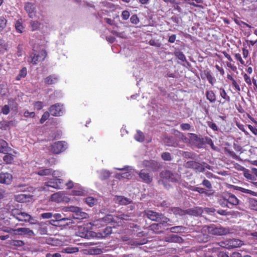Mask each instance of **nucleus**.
<instances>
[{
    "label": "nucleus",
    "instance_id": "0eeeda50",
    "mask_svg": "<svg viewBox=\"0 0 257 257\" xmlns=\"http://www.w3.org/2000/svg\"><path fill=\"white\" fill-rule=\"evenodd\" d=\"M223 198L227 201L228 208H232L239 204L240 201L234 194L230 192H223Z\"/></svg>",
    "mask_w": 257,
    "mask_h": 257
},
{
    "label": "nucleus",
    "instance_id": "412c9836",
    "mask_svg": "<svg viewBox=\"0 0 257 257\" xmlns=\"http://www.w3.org/2000/svg\"><path fill=\"white\" fill-rule=\"evenodd\" d=\"M5 231L7 232L14 231L15 234H28L29 235H31L34 233L32 230L27 228H19L17 229L8 228L7 230H6Z\"/></svg>",
    "mask_w": 257,
    "mask_h": 257
},
{
    "label": "nucleus",
    "instance_id": "39448f33",
    "mask_svg": "<svg viewBox=\"0 0 257 257\" xmlns=\"http://www.w3.org/2000/svg\"><path fill=\"white\" fill-rule=\"evenodd\" d=\"M144 214L148 218L152 220L162 223H167L169 219L165 217L163 214L157 213L152 210H145Z\"/></svg>",
    "mask_w": 257,
    "mask_h": 257
},
{
    "label": "nucleus",
    "instance_id": "3c124183",
    "mask_svg": "<svg viewBox=\"0 0 257 257\" xmlns=\"http://www.w3.org/2000/svg\"><path fill=\"white\" fill-rule=\"evenodd\" d=\"M219 203L221 205L222 207L225 208V207H227L228 208V204L227 203V201L223 198V193H222V195L220 199H219Z\"/></svg>",
    "mask_w": 257,
    "mask_h": 257
},
{
    "label": "nucleus",
    "instance_id": "a878e982",
    "mask_svg": "<svg viewBox=\"0 0 257 257\" xmlns=\"http://www.w3.org/2000/svg\"><path fill=\"white\" fill-rule=\"evenodd\" d=\"M71 194L74 196H83L85 194V191L79 184H75Z\"/></svg>",
    "mask_w": 257,
    "mask_h": 257
},
{
    "label": "nucleus",
    "instance_id": "c85d7f7f",
    "mask_svg": "<svg viewBox=\"0 0 257 257\" xmlns=\"http://www.w3.org/2000/svg\"><path fill=\"white\" fill-rule=\"evenodd\" d=\"M231 187L237 191L242 192L243 193H247L252 196H257V192L250 190V189H245L242 187H238L236 185H231Z\"/></svg>",
    "mask_w": 257,
    "mask_h": 257
},
{
    "label": "nucleus",
    "instance_id": "de8ad7c7",
    "mask_svg": "<svg viewBox=\"0 0 257 257\" xmlns=\"http://www.w3.org/2000/svg\"><path fill=\"white\" fill-rule=\"evenodd\" d=\"M244 176L245 178L249 179L250 180H255L254 176L251 174L250 171L248 170H245L243 173Z\"/></svg>",
    "mask_w": 257,
    "mask_h": 257
},
{
    "label": "nucleus",
    "instance_id": "b1692460",
    "mask_svg": "<svg viewBox=\"0 0 257 257\" xmlns=\"http://www.w3.org/2000/svg\"><path fill=\"white\" fill-rule=\"evenodd\" d=\"M160 176L161 178L168 180L171 182L176 181L175 175L173 174L169 171L166 170L162 172L160 174Z\"/></svg>",
    "mask_w": 257,
    "mask_h": 257
},
{
    "label": "nucleus",
    "instance_id": "0e129e2a",
    "mask_svg": "<svg viewBox=\"0 0 257 257\" xmlns=\"http://www.w3.org/2000/svg\"><path fill=\"white\" fill-rule=\"evenodd\" d=\"M182 155L183 157L186 158H193V154L189 153V152H183Z\"/></svg>",
    "mask_w": 257,
    "mask_h": 257
},
{
    "label": "nucleus",
    "instance_id": "aec40b11",
    "mask_svg": "<svg viewBox=\"0 0 257 257\" xmlns=\"http://www.w3.org/2000/svg\"><path fill=\"white\" fill-rule=\"evenodd\" d=\"M201 77L202 79H207L211 85H214L216 82V79L212 75L210 70H205L201 75Z\"/></svg>",
    "mask_w": 257,
    "mask_h": 257
},
{
    "label": "nucleus",
    "instance_id": "49530a36",
    "mask_svg": "<svg viewBox=\"0 0 257 257\" xmlns=\"http://www.w3.org/2000/svg\"><path fill=\"white\" fill-rule=\"evenodd\" d=\"M52 175V177L53 178H58L59 177H60L64 175V172L62 171H59V170H56V171H53L52 170V173L51 174Z\"/></svg>",
    "mask_w": 257,
    "mask_h": 257
},
{
    "label": "nucleus",
    "instance_id": "ddd939ff",
    "mask_svg": "<svg viewBox=\"0 0 257 257\" xmlns=\"http://www.w3.org/2000/svg\"><path fill=\"white\" fill-rule=\"evenodd\" d=\"M67 148L66 142L60 141L54 143L51 147V151L55 154H59L65 151Z\"/></svg>",
    "mask_w": 257,
    "mask_h": 257
},
{
    "label": "nucleus",
    "instance_id": "bb28decb",
    "mask_svg": "<svg viewBox=\"0 0 257 257\" xmlns=\"http://www.w3.org/2000/svg\"><path fill=\"white\" fill-rule=\"evenodd\" d=\"M205 96L206 97V99L210 103H212L215 102V101L216 100V95L213 90H206L205 92Z\"/></svg>",
    "mask_w": 257,
    "mask_h": 257
},
{
    "label": "nucleus",
    "instance_id": "5701e85b",
    "mask_svg": "<svg viewBox=\"0 0 257 257\" xmlns=\"http://www.w3.org/2000/svg\"><path fill=\"white\" fill-rule=\"evenodd\" d=\"M15 199L17 202H27L32 199V196L29 194H20L15 195Z\"/></svg>",
    "mask_w": 257,
    "mask_h": 257
},
{
    "label": "nucleus",
    "instance_id": "dca6fc26",
    "mask_svg": "<svg viewBox=\"0 0 257 257\" xmlns=\"http://www.w3.org/2000/svg\"><path fill=\"white\" fill-rule=\"evenodd\" d=\"M13 180V176L9 173H0V183L9 185Z\"/></svg>",
    "mask_w": 257,
    "mask_h": 257
},
{
    "label": "nucleus",
    "instance_id": "f257e3e1",
    "mask_svg": "<svg viewBox=\"0 0 257 257\" xmlns=\"http://www.w3.org/2000/svg\"><path fill=\"white\" fill-rule=\"evenodd\" d=\"M113 219V216L111 215H107L105 217L94 220L92 222H89L86 224L85 228L87 229L86 232H82L80 235V237L83 238H88L90 234V230L93 229L94 227L100 228L106 225L107 223H110Z\"/></svg>",
    "mask_w": 257,
    "mask_h": 257
},
{
    "label": "nucleus",
    "instance_id": "1a4fd4ad",
    "mask_svg": "<svg viewBox=\"0 0 257 257\" xmlns=\"http://www.w3.org/2000/svg\"><path fill=\"white\" fill-rule=\"evenodd\" d=\"M190 136V144L195 146L196 148H201L205 145V137H199L195 134H188Z\"/></svg>",
    "mask_w": 257,
    "mask_h": 257
},
{
    "label": "nucleus",
    "instance_id": "338daca9",
    "mask_svg": "<svg viewBox=\"0 0 257 257\" xmlns=\"http://www.w3.org/2000/svg\"><path fill=\"white\" fill-rule=\"evenodd\" d=\"M24 115L26 117H34L35 115V113L34 112H29L28 110H26L24 112Z\"/></svg>",
    "mask_w": 257,
    "mask_h": 257
},
{
    "label": "nucleus",
    "instance_id": "423d86ee",
    "mask_svg": "<svg viewBox=\"0 0 257 257\" xmlns=\"http://www.w3.org/2000/svg\"><path fill=\"white\" fill-rule=\"evenodd\" d=\"M64 185V181L62 179L56 178L49 179L47 182H45L44 190H46V187H51L56 189H61Z\"/></svg>",
    "mask_w": 257,
    "mask_h": 257
},
{
    "label": "nucleus",
    "instance_id": "a211bd4d",
    "mask_svg": "<svg viewBox=\"0 0 257 257\" xmlns=\"http://www.w3.org/2000/svg\"><path fill=\"white\" fill-rule=\"evenodd\" d=\"M143 165L144 166L151 169L153 171L157 170L160 167V164L154 160H145L143 162Z\"/></svg>",
    "mask_w": 257,
    "mask_h": 257
},
{
    "label": "nucleus",
    "instance_id": "5fc2aeb1",
    "mask_svg": "<svg viewBox=\"0 0 257 257\" xmlns=\"http://www.w3.org/2000/svg\"><path fill=\"white\" fill-rule=\"evenodd\" d=\"M202 185L204 186L205 187L208 189H211L212 188V184L211 182L206 179H204L202 182Z\"/></svg>",
    "mask_w": 257,
    "mask_h": 257
},
{
    "label": "nucleus",
    "instance_id": "6e6d98bb",
    "mask_svg": "<svg viewBox=\"0 0 257 257\" xmlns=\"http://www.w3.org/2000/svg\"><path fill=\"white\" fill-rule=\"evenodd\" d=\"M49 117V113L48 112H45L42 116L40 119V123H43Z\"/></svg>",
    "mask_w": 257,
    "mask_h": 257
},
{
    "label": "nucleus",
    "instance_id": "c756f323",
    "mask_svg": "<svg viewBox=\"0 0 257 257\" xmlns=\"http://www.w3.org/2000/svg\"><path fill=\"white\" fill-rule=\"evenodd\" d=\"M15 29L17 32L19 33H22L24 32L25 27L23 25V20L22 19H20L17 20L15 24Z\"/></svg>",
    "mask_w": 257,
    "mask_h": 257
},
{
    "label": "nucleus",
    "instance_id": "cd10ccee",
    "mask_svg": "<svg viewBox=\"0 0 257 257\" xmlns=\"http://www.w3.org/2000/svg\"><path fill=\"white\" fill-rule=\"evenodd\" d=\"M12 151L13 150L8 146V143L5 141L0 139V153H6Z\"/></svg>",
    "mask_w": 257,
    "mask_h": 257
},
{
    "label": "nucleus",
    "instance_id": "13d9d810",
    "mask_svg": "<svg viewBox=\"0 0 257 257\" xmlns=\"http://www.w3.org/2000/svg\"><path fill=\"white\" fill-rule=\"evenodd\" d=\"M65 252L68 253H72L74 252H77L78 249L76 247L71 248V247H67L65 249Z\"/></svg>",
    "mask_w": 257,
    "mask_h": 257
},
{
    "label": "nucleus",
    "instance_id": "f704fd0d",
    "mask_svg": "<svg viewBox=\"0 0 257 257\" xmlns=\"http://www.w3.org/2000/svg\"><path fill=\"white\" fill-rule=\"evenodd\" d=\"M11 152L4 153L5 155L3 157V160L7 164L12 163L14 160V155L11 153Z\"/></svg>",
    "mask_w": 257,
    "mask_h": 257
},
{
    "label": "nucleus",
    "instance_id": "7c9ffc66",
    "mask_svg": "<svg viewBox=\"0 0 257 257\" xmlns=\"http://www.w3.org/2000/svg\"><path fill=\"white\" fill-rule=\"evenodd\" d=\"M139 176L147 183H150L152 181V177L148 173L146 172L145 170H141L139 173Z\"/></svg>",
    "mask_w": 257,
    "mask_h": 257
},
{
    "label": "nucleus",
    "instance_id": "4468645a",
    "mask_svg": "<svg viewBox=\"0 0 257 257\" xmlns=\"http://www.w3.org/2000/svg\"><path fill=\"white\" fill-rule=\"evenodd\" d=\"M49 111L53 116H60L65 112V109L63 104L57 103L50 107Z\"/></svg>",
    "mask_w": 257,
    "mask_h": 257
},
{
    "label": "nucleus",
    "instance_id": "69168bd1",
    "mask_svg": "<svg viewBox=\"0 0 257 257\" xmlns=\"http://www.w3.org/2000/svg\"><path fill=\"white\" fill-rule=\"evenodd\" d=\"M121 17L124 20H126L130 17V13L127 11H123L122 12Z\"/></svg>",
    "mask_w": 257,
    "mask_h": 257
},
{
    "label": "nucleus",
    "instance_id": "9d476101",
    "mask_svg": "<svg viewBox=\"0 0 257 257\" xmlns=\"http://www.w3.org/2000/svg\"><path fill=\"white\" fill-rule=\"evenodd\" d=\"M202 213V210L199 207H194L183 210L178 208V214L180 215H185L188 214L192 216H199Z\"/></svg>",
    "mask_w": 257,
    "mask_h": 257
},
{
    "label": "nucleus",
    "instance_id": "20e7f679",
    "mask_svg": "<svg viewBox=\"0 0 257 257\" xmlns=\"http://www.w3.org/2000/svg\"><path fill=\"white\" fill-rule=\"evenodd\" d=\"M186 168L193 169L196 172H202L205 171V168L211 169V167L206 162L199 163L194 161H189L185 164Z\"/></svg>",
    "mask_w": 257,
    "mask_h": 257
},
{
    "label": "nucleus",
    "instance_id": "72a5a7b5",
    "mask_svg": "<svg viewBox=\"0 0 257 257\" xmlns=\"http://www.w3.org/2000/svg\"><path fill=\"white\" fill-rule=\"evenodd\" d=\"M219 90V91H220V92H219L220 96L222 98V99L225 100L224 101H223L222 102V104L225 103V101H226L228 102H229V101H230V96H229L227 95V94L225 92V90H224V89L223 88V87H220Z\"/></svg>",
    "mask_w": 257,
    "mask_h": 257
},
{
    "label": "nucleus",
    "instance_id": "a18cd8bd",
    "mask_svg": "<svg viewBox=\"0 0 257 257\" xmlns=\"http://www.w3.org/2000/svg\"><path fill=\"white\" fill-rule=\"evenodd\" d=\"M7 20L4 16L0 15V30H3L7 25Z\"/></svg>",
    "mask_w": 257,
    "mask_h": 257
},
{
    "label": "nucleus",
    "instance_id": "ea45409f",
    "mask_svg": "<svg viewBox=\"0 0 257 257\" xmlns=\"http://www.w3.org/2000/svg\"><path fill=\"white\" fill-rule=\"evenodd\" d=\"M207 144L214 151H217V147L215 146L211 138L208 137H205V144Z\"/></svg>",
    "mask_w": 257,
    "mask_h": 257
},
{
    "label": "nucleus",
    "instance_id": "e433bc0d",
    "mask_svg": "<svg viewBox=\"0 0 257 257\" xmlns=\"http://www.w3.org/2000/svg\"><path fill=\"white\" fill-rule=\"evenodd\" d=\"M193 191L198 192L201 194H202V193H204V194L209 196L213 194V192L210 191H207L205 189L200 187H196L192 189Z\"/></svg>",
    "mask_w": 257,
    "mask_h": 257
},
{
    "label": "nucleus",
    "instance_id": "393cba45",
    "mask_svg": "<svg viewBox=\"0 0 257 257\" xmlns=\"http://www.w3.org/2000/svg\"><path fill=\"white\" fill-rule=\"evenodd\" d=\"M114 199L115 203L121 205H125L132 203L131 199L121 196H116Z\"/></svg>",
    "mask_w": 257,
    "mask_h": 257
},
{
    "label": "nucleus",
    "instance_id": "2eb2a0df",
    "mask_svg": "<svg viewBox=\"0 0 257 257\" xmlns=\"http://www.w3.org/2000/svg\"><path fill=\"white\" fill-rule=\"evenodd\" d=\"M220 246H224L227 248H234V247H237L241 245L242 243L240 239H231L227 240L225 242H220Z\"/></svg>",
    "mask_w": 257,
    "mask_h": 257
},
{
    "label": "nucleus",
    "instance_id": "f8f14e48",
    "mask_svg": "<svg viewBox=\"0 0 257 257\" xmlns=\"http://www.w3.org/2000/svg\"><path fill=\"white\" fill-rule=\"evenodd\" d=\"M68 210L73 212V216L77 219H82L88 217V214L83 212L79 207L75 206H70L68 208Z\"/></svg>",
    "mask_w": 257,
    "mask_h": 257
},
{
    "label": "nucleus",
    "instance_id": "f3484780",
    "mask_svg": "<svg viewBox=\"0 0 257 257\" xmlns=\"http://www.w3.org/2000/svg\"><path fill=\"white\" fill-rule=\"evenodd\" d=\"M116 169L118 170H126L127 171L121 174H116V177L118 178L119 179L121 178H126L129 179L131 176V174L132 172V170H133L132 167L126 166L123 168H116Z\"/></svg>",
    "mask_w": 257,
    "mask_h": 257
},
{
    "label": "nucleus",
    "instance_id": "c9c22d12",
    "mask_svg": "<svg viewBox=\"0 0 257 257\" xmlns=\"http://www.w3.org/2000/svg\"><path fill=\"white\" fill-rule=\"evenodd\" d=\"M134 214L130 213H120L117 215V217L122 220H129L132 219V217H134Z\"/></svg>",
    "mask_w": 257,
    "mask_h": 257
},
{
    "label": "nucleus",
    "instance_id": "6e6552de",
    "mask_svg": "<svg viewBox=\"0 0 257 257\" xmlns=\"http://www.w3.org/2000/svg\"><path fill=\"white\" fill-rule=\"evenodd\" d=\"M208 232L214 235H224L228 233V229L223 228L220 225H211L208 226Z\"/></svg>",
    "mask_w": 257,
    "mask_h": 257
},
{
    "label": "nucleus",
    "instance_id": "4d7b16f0",
    "mask_svg": "<svg viewBox=\"0 0 257 257\" xmlns=\"http://www.w3.org/2000/svg\"><path fill=\"white\" fill-rule=\"evenodd\" d=\"M34 106L35 109L40 110L43 107V103L41 101H37L34 103Z\"/></svg>",
    "mask_w": 257,
    "mask_h": 257
},
{
    "label": "nucleus",
    "instance_id": "4c0bfd02",
    "mask_svg": "<svg viewBox=\"0 0 257 257\" xmlns=\"http://www.w3.org/2000/svg\"><path fill=\"white\" fill-rule=\"evenodd\" d=\"M97 172L99 174V178L101 180H104L108 178L110 175V173L108 171L105 170H102L98 171Z\"/></svg>",
    "mask_w": 257,
    "mask_h": 257
},
{
    "label": "nucleus",
    "instance_id": "8fccbe9b",
    "mask_svg": "<svg viewBox=\"0 0 257 257\" xmlns=\"http://www.w3.org/2000/svg\"><path fill=\"white\" fill-rule=\"evenodd\" d=\"M86 203L90 206H93L96 203L95 199L92 197H88L86 198Z\"/></svg>",
    "mask_w": 257,
    "mask_h": 257
},
{
    "label": "nucleus",
    "instance_id": "603ef678",
    "mask_svg": "<svg viewBox=\"0 0 257 257\" xmlns=\"http://www.w3.org/2000/svg\"><path fill=\"white\" fill-rule=\"evenodd\" d=\"M162 158L165 161H170L172 160L171 154L168 152L163 153L161 155Z\"/></svg>",
    "mask_w": 257,
    "mask_h": 257
},
{
    "label": "nucleus",
    "instance_id": "09e8293b",
    "mask_svg": "<svg viewBox=\"0 0 257 257\" xmlns=\"http://www.w3.org/2000/svg\"><path fill=\"white\" fill-rule=\"evenodd\" d=\"M159 223H154L151 225V228L152 230L154 231L158 232L157 230L161 228V225H163L165 223H162L161 222H159Z\"/></svg>",
    "mask_w": 257,
    "mask_h": 257
},
{
    "label": "nucleus",
    "instance_id": "bf43d9fd",
    "mask_svg": "<svg viewBox=\"0 0 257 257\" xmlns=\"http://www.w3.org/2000/svg\"><path fill=\"white\" fill-rule=\"evenodd\" d=\"M208 126L214 131H217L218 130L216 123L211 122V121H208Z\"/></svg>",
    "mask_w": 257,
    "mask_h": 257
},
{
    "label": "nucleus",
    "instance_id": "2f4dec72",
    "mask_svg": "<svg viewBox=\"0 0 257 257\" xmlns=\"http://www.w3.org/2000/svg\"><path fill=\"white\" fill-rule=\"evenodd\" d=\"M183 142L185 144H190V137H187L182 134V133H180V132H178V145H180L179 144L180 142Z\"/></svg>",
    "mask_w": 257,
    "mask_h": 257
},
{
    "label": "nucleus",
    "instance_id": "a19ab883",
    "mask_svg": "<svg viewBox=\"0 0 257 257\" xmlns=\"http://www.w3.org/2000/svg\"><path fill=\"white\" fill-rule=\"evenodd\" d=\"M27 74V69L25 67L23 68L16 77L17 80H20L22 78H24L26 76Z\"/></svg>",
    "mask_w": 257,
    "mask_h": 257
},
{
    "label": "nucleus",
    "instance_id": "c03bdc74",
    "mask_svg": "<svg viewBox=\"0 0 257 257\" xmlns=\"http://www.w3.org/2000/svg\"><path fill=\"white\" fill-rule=\"evenodd\" d=\"M249 205L251 209L257 211V199L252 198L249 200Z\"/></svg>",
    "mask_w": 257,
    "mask_h": 257
},
{
    "label": "nucleus",
    "instance_id": "9b49d317",
    "mask_svg": "<svg viewBox=\"0 0 257 257\" xmlns=\"http://www.w3.org/2000/svg\"><path fill=\"white\" fill-rule=\"evenodd\" d=\"M51 200L57 203L68 202L69 198L64 191H59L54 193L51 196Z\"/></svg>",
    "mask_w": 257,
    "mask_h": 257
},
{
    "label": "nucleus",
    "instance_id": "6ab92c4d",
    "mask_svg": "<svg viewBox=\"0 0 257 257\" xmlns=\"http://www.w3.org/2000/svg\"><path fill=\"white\" fill-rule=\"evenodd\" d=\"M25 9L28 14L29 17L33 18L36 16L35 5L31 3H27L25 5Z\"/></svg>",
    "mask_w": 257,
    "mask_h": 257
},
{
    "label": "nucleus",
    "instance_id": "7ed1b4c3",
    "mask_svg": "<svg viewBox=\"0 0 257 257\" xmlns=\"http://www.w3.org/2000/svg\"><path fill=\"white\" fill-rule=\"evenodd\" d=\"M11 215L19 221L28 222L31 224L35 223L36 220L31 215L18 209H13Z\"/></svg>",
    "mask_w": 257,
    "mask_h": 257
},
{
    "label": "nucleus",
    "instance_id": "f03ea898",
    "mask_svg": "<svg viewBox=\"0 0 257 257\" xmlns=\"http://www.w3.org/2000/svg\"><path fill=\"white\" fill-rule=\"evenodd\" d=\"M44 41L41 43H37L33 47V54L30 55L28 59V61L32 63L34 65L37 64L39 62H41L44 60L45 58L47 56L46 52L44 50V48L40 49V51L39 53L37 51V47L38 45H40L42 47L44 45Z\"/></svg>",
    "mask_w": 257,
    "mask_h": 257
},
{
    "label": "nucleus",
    "instance_id": "774afa93",
    "mask_svg": "<svg viewBox=\"0 0 257 257\" xmlns=\"http://www.w3.org/2000/svg\"><path fill=\"white\" fill-rule=\"evenodd\" d=\"M75 184H74L73 182L71 180H69L67 183L65 184V186L67 187V189H70L72 188L73 187H74Z\"/></svg>",
    "mask_w": 257,
    "mask_h": 257
},
{
    "label": "nucleus",
    "instance_id": "58836bf2",
    "mask_svg": "<svg viewBox=\"0 0 257 257\" xmlns=\"http://www.w3.org/2000/svg\"><path fill=\"white\" fill-rule=\"evenodd\" d=\"M40 25L41 24L37 21H31L30 22V28L32 31L39 29Z\"/></svg>",
    "mask_w": 257,
    "mask_h": 257
},
{
    "label": "nucleus",
    "instance_id": "4be33fe9",
    "mask_svg": "<svg viewBox=\"0 0 257 257\" xmlns=\"http://www.w3.org/2000/svg\"><path fill=\"white\" fill-rule=\"evenodd\" d=\"M34 172L40 176H48L51 174L52 169L42 168H35L34 169Z\"/></svg>",
    "mask_w": 257,
    "mask_h": 257
},
{
    "label": "nucleus",
    "instance_id": "e2e57ef3",
    "mask_svg": "<svg viewBox=\"0 0 257 257\" xmlns=\"http://www.w3.org/2000/svg\"><path fill=\"white\" fill-rule=\"evenodd\" d=\"M180 127L182 129V130H189L191 128V125L189 123H182L180 125Z\"/></svg>",
    "mask_w": 257,
    "mask_h": 257
},
{
    "label": "nucleus",
    "instance_id": "052dcab7",
    "mask_svg": "<svg viewBox=\"0 0 257 257\" xmlns=\"http://www.w3.org/2000/svg\"><path fill=\"white\" fill-rule=\"evenodd\" d=\"M53 217V214L51 212L44 213L41 214V217L43 219H49Z\"/></svg>",
    "mask_w": 257,
    "mask_h": 257
},
{
    "label": "nucleus",
    "instance_id": "473e14b6",
    "mask_svg": "<svg viewBox=\"0 0 257 257\" xmlns=\"http://www.w3.org/2000/svg\"><path fill=\"white\" fill-rule=\"evenodd\" d=\"M58 80V77L55 75H52L46 77L44 82L47 84H53L56 83Z\"/></svg>",
    "mask_w": 257,
    "mask_h": 257
},
{
    "label": "nucleus",
    "instance_id": "680f3d73",
    "mask_svg": "<svg viewBox=\"0 0 257 257\" xmlns=\"http://www.w3.org/2000/svg\"><path fill=\"white\" fill-rule=\"evenodd\" d=\"M167 241L175 242L177 241V236L174 234H171L167 237Z\"/></svg>",
    "mask_w": 257,
    "mask_h": 257
},
{
    "label": "nucleus",
    "instance_id": "864d4df0",
    "mask_svg": "<svg viewBox=\"0 0 257 257\" xmlns=\"http://www.w3.org/2000/svg\"><path fill=\"white\" fill-rule=\"evenodd\" d=\"M149 43L150 45L155 46L156 47H160L161 45L159 40L152 39L150 40Z\"/></svg>",
    "mask_w": 257,
    "mask_h": 257
},
{
    "label": "nucleus",
    "instance_id": "79ce46f5",
    "mask_svg": "<svg viewBox=\"0 0 257 257\" xmlns=\"http://www.w3.org/2000/svg\"><path fill=\"white\" fill-rule=\"evenodd\" d=\"M144 138L145 137L143 133L140 131H138L137 132V134L135 136V140L140 142H143L144 140Z\"/></svg>",
    "mask_w": 257,
    "mask_h": 257
},
{
    "label": "nucleus",
    "instance_id": "37998d69",
    "mask_svg": "<svg viewBox=\"0 0 257 257\" xmlns=\"http://www.w3.org/2000/svg\"><path fill=\"white\" fill-rule=\"evenodd\" d=\"M224 152H225V153L228 154V155H229L231 158H233V159H238V157L237 156V155H236L234 152V151H232L230 150H229V149L227 148H224Z\"/></svg>",
    "mask_w": 257,
    "mask_h": 257
}]
</instances>
